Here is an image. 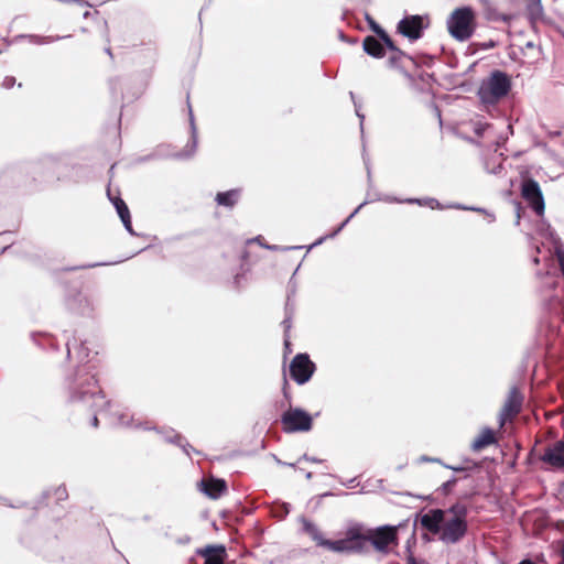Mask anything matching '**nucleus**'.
Masks as SVG:
<instances>
[{
  "label": "nucleus",
  "mask_w": 564,
  "mask_h": 564,
  "mask_svg": "<svg viewBox=\"0 0 564 564\" xmlns=\"http://www.w3.org/2000/svg\"><path fill=\"white\" fill-rule=\"evenodd\" d=\"M77 345L80 364L65 376L64 390L69 404H82L94 412L90 424L94 427H98V414L106 413V408L110 402L106 400L105 394L98 387L96 373L91 371V367L83 364L89 357V349L86 347V343L82 340L78 343L76 337H73V340L67 339L66 357H70V347H76Z\"/></svg>",
  "instance_id": "obj_1"
},
{
  "label": "nucleus",
  "mask_w": 564,
  "mask_h": 564,
  "mask_svg": "<svg viewBox=\"0 0 564 564\" xmlns=\"http://www.w3.org/2000/svg\"><path fill=\"white\" fill-rule=\"evenodd\" d=\"M468 508L455 502L447 509H431L421 514L420 524L432 534L438 535L444 544H457L468 532Z\"/></svg>",
  "instance_id": "obj_2"
},
{
  "label": "nucleus",
  "mask_w": 564,
  "mask_h": 564,
  "mask_svg": "<svg viewBox=\"0 0 564 564\" xmlns=\"http://www.w3.org/2000/svg\"><path fill=\"white\" fill-rule=\"evenodd\" d=\"M303 531L311 536L317 546L341 554H366L368 552V528L361 522H354L346 528L343 539L324 538L315 523L302 518Z\"/></svg>",
  "instance_id": "obj_3"
},
{
  "label": "nucleus",
  "mask_w": 564,
  "mask_h": 564,
  "mask_svg": "<svg viewBox=\"0 0 564 564\" xmlns=\"http://www.w3.org/2000/svg\"><path fill=\"white\" fill-rule=\"evenodd\" d=\"M512 88L510 75L500 69H494L481 80L477 96L484 105L495 106L507 97Z\"/></svg>",
  "instance_id": "obj_4"
},
{
  "label": "nucleus",
  "mask_w": 564,
  "mask_h": 564,
  "mask_svg": "<svg viewBox=\"0 0 564 564\" xmlns=\"http://www.w3.org/2000/svg\"><path fill=\"white\" fill-rule=\"evenodd\" d=\"M449 35L459 42L468 41L477 28L476 11L470 6L456 8L446 21Z\"/></svg>",
  "instance_id": "obj_5"
},
{
  "label": "nucleus",
  "mask_w": 564,
  "mask_h": 564,
  "mask_svg": "<svg viewBox=\"0 0 564 564\" xmlns=\"http://www.w3.org/2000/svg\"><path fill=\"white\" fill-rule=\"evenodd\" d=\"M368 544H371L372 547L382 554H389L391 549L390 546L398 545L399 536H398V527L384 524L377 528H368Z\"/></svg>",
  "instance_id": "obj_6"
},
{
  "label": "nucleus",
  "mask_w": 564,
  "mask_h": 564,
  "mask_svg": "<svg viewBox=\"0 0 564 564\" xmlns=\"http://www.w3.org/2000/svg\"><path fill=\"white\" fill-rule=\"evenodd\" d=\"M281 423L285 433L308 432L313 426V417L301 408H290L282 413Z\"/></svg>",
  "instance_id": "obj_7"
},
{
  "label": "nucleus",
  "mask_w": 564,
  "mask_h": 564,
  "mask_svg": "<svg viewBox=\"0 0 564 564\" xmlns=\"http://www.w3.org/2000/svg\"><path fill=\"white\" fill-rule=\"evenodd\" d=\"M429 28L426 15L410 14L403 17L397 24V32L411 42L420 40Z\"/></svg>",
  "instance_id": "obj_8"
},
{
  "label": "nucleus",
  "mask_w": 564,
  "mask_h": 564,
  "mask_svg": "<svg viewBox=\"0 0 564 564\" xmlns=\"http://www.w3.org/2000/svg\"><path fill=\"white\" fill-rule=\"evenodd\" d=\"M290 377L297 384H305L313 377L316 365L311 360V357L306 352L296 354L290 364Z\"/></svg>",
  "instance_id": "obj_9"
},
{
  "label": "nucleus",
  "mask_w": 564,
  "mask_h": 564,
  "mask_svg": "<svg viewBox=\"0 0 564 564\" xmlns=\"http://www.w3.org/2000/svg\"><path fill=\"white\" fill-rule=\"evenodd\" d=\"M521 195L538 216H542L544 214V197L541 187L535 180L528 177L522 181Z\"/></svg>",
  "instance_id": "obj_10"
},
{
  "label": "nucleus",
  "mask_w": 564,
  "mask_h": 564,
  "mask_svg": "<svg viewBox=\"0 0 564 564\" xmlns=\"http://www.w3.org/2000/svg\"><path fill=\"white\" fill-rule=\"evenodd\" d=\"M118 424L121 425V426H126V427H137V429H142V430H145V431H150V430H153L158 433H160L164 441L167 442V443H171V444H175L176 443H181V434L180 433H176L173 429H167V430H159L156 426H150L148 423H139L137 425H133V419L132 417H128L127 414L122 413L118 416Z\"/></svg>",
  "instance_id": "obj_11"
},
{
  "label": "nucleus",
  "mask_w": 564,
  "mask_h": 564,
  "mask_svg": "<svg viewBox=\"0 0 564 564\" xmlns=\"http://www.w3.org/2000/svg\"><path fill=\"white\" fill-rule=\"evenodd\" d=\"M522 401H523L522 394L519 392V390L516 387H513L510 390L508 399L505 402V405L500 412V426H502L505 424L507 419L516 416L518 413H520L521 408H522Z\"/></svg>",
  "instance_id": "obj_12"
},
{
  "label": "nucleus",
  "mask_w": 564,
  "mask_h": 564,
  "mask_svg": "<svg viewBox=\"0 0 564 564\" xmlns=\"http://www.w3.org/2000/svg\"><path fill=\"white\" fill-rule=\"evenodd\" d=\"M200 491L210 499L220 498L228 489L227 482L223 478L212 477L199 482Z\"/></svg>",
  "instance_id": "obj_13"
},
{
  "label": "nucleus",
  "mask_w": 564,
  "mask_h": 564,
  "mask_svg": "<svg viewBox=\"0 0 564 564\" xmlns=\"http://www.w3.org/2000/svg\"><path fill=\"white\" fill-rule=\"evenodd\" d=\"M481 6L484 17L490 22L510 23L513 17L511 14L500 13L497 9L496 0H478Z\"/></svg>",
  "instance_id": "obj_14"
},
{
  "label": "nucleus",
  "mask_w": 564,
  "mask_h": 564,
  "mask_svg": "<svg viewBox=\"0 0 564 564\" xmlns=\"http://www.w3.org/2000/svg\"><path fill=\"white\" fill-rule=\"evenodd\" d=\"M66 305L70 312L82 316H90L94 311L91 302L79 292L67 299Z\"/></svg>",
  "instance_id": "obj_15"
},
{
  "label": "nucleus",
  "mask_w": 564,
  "mask_h": 564,
  "mask_svg": "<svg viewBox=\"0 0 564 564\" xmlns=\"http://www.w3.org/2000/svg\"><path fill=\"white\" fill-rule=\"evenodd\" d=\"M387 50V45L377 35H367L362 40V51L373 58H383Z\"/></svg>",
  "instance_id": "obj_16"
},
{
  "label": "nucleus",
  "mask_w": 564,
  "mask_h": 564,
  "mask_svg": "<svg viewBox=\"0 0 564 564\" xmlns=\"http://www.w3.org/2000/svg\"><path fill=\"white\" fill-rule=\"evenodd\" d=\"M542 460L553 467H564V441H557L553 446L545 449Z\"/></svg>",
  "instance_id": "obj_17"
},
{
  "label": "nucleus",
  "mask_w": 564,
  "mask_h": 564,
  "mask_svg": "<svg viewBox=\"0 0 564 564\" xmlns=\"http://www.w3.org/2000/svg\"><path fill=\"white\" fill-rule=\"evenodd\" d=\"M188 111H189V126H191V139L185 145L184 150L180 153H177L175 156L177 159H188L193 156V154L196 151L197 148V129L195 126L194 115L192 111V107L188 104Z\"/></svg>",
  "instance_id": "obj_18"
},
{
  "label": "nucleus",
  "mask_w": 564,
  "mask_h": 564,
  "mask_svg": "<svg viewBox=\"0 0 564 564\" xmlns=\"http://www.w3.org/2000/svg\"><path fill=\"white\" fill-rule=\"evenodd\" d=\"M384 202L387 203H399V204H416L419 206H429L431 209H443V205L436 199L432 197L424 198H404L400 199L393 196H384Z\"/></svg>",
  "instance_id": "obj_19"
},
{
  "label": "nucleus",
  "mask_w": 564,
  "mask_h": 564,
  "mask_svg": "<svg viewBox=\"0 0 564 564\" xmlns=\"http://www.w3.org/2000/svg\"><path fill=\"white\" fill-rule=\"evenodd\" d=\"M364 18L369 29L387 45L388 48L394 47V41L391 39L388 32L379 23L376 22L369 12L366 11L364 13Z\"/></svg>",
  "instance_id": "obj_20"
},
{
  "label": "nucleus",
  "mask_w": 564,
  "mask_h": 564,
  "mask_svg": "<svg viewBox=\"0 0 564 564\" xmlns=\"http://www.w3.org/2000/svg\"><path fill=\"white\" fill-rule=\"evenodd\" d=\"M240 196L241 189L232 188L226 192H218L216 194L215 200L219 206L232 208L238 203Z\"/></svg>",
  "instance_id": "obj_21"
},
{
  "label": "nucleus",
  "mask_w": 564,
  "mask_h": 564,
  "mask_svg": "<svg viewBox=\"0 0 564 564\" xmlns=\"http://www.w3.org/2000/svg\"><path fill=\"white\" fill-rule=\"evenodd\" d=\"M497 442L495 432L490 427H485L480 435L471 443V449L479 452L487 446H490Z\"/></svg>",
  "instance_id": "obj_22"
},
{
  "label": "nucleus",
  "mask_w": 564,
  "mask_h": 564,
  "mask_svg": "<svg viewBox=\"0 0 564 564\" xmlns=\"http://www.w3.org/2000/svg\"><path fill=\"white\" fill-rule=\"evenodd\" d=\"M388 51L391 52V55L389 56L387 62H388L389 67H391V68L402 69L403 66H402L401 62L403 58L411 61L413 64L417 63L416 58L414 56L406 54L404 51L399 48L395 44H394V47L388 48Z\"/></svg>",
  "instance_id": "obj_23"
},
{
  "label": "nucleus",
  "mask_w": 564,
  "mask_h": 564,
  "mask_svg": "<svg viewBox=\"0 0 564 564\" xmlns=\"http://www.w3.org/2000/svg\"><path fill=\"white\" fill-rule=\"evenodd\" d=\"M67 37H70V35L52 36V35H37V34H21L18 36V39H28L31 43L36 44V45L48 44V43H53L55 41H58L62 39H67Z\"/></svg>",
  "instance_id": "obj_24"
},
{
  "label": "nucleus",
  "mask_w": 564,
  "mask_h": 564,
  "mask_svg": "<svg viewBox=\"0 0 564 564\" xmlns=\"http://www.w3.org/2000/svg\"><path fill=\"white\" fill-rule=\"evenodd\" d=\"M107 195H108V198L110 199V202L112 203L113 207L116 208L120 220H123L126 217L131 216L130 210H129L127 204L124 203V200L120 196L113 197L111 195L110 187H108V189H107Z\"/></svg>",
  "instance_id": "obj_25"
},
{
  "label": "nucleus",
  "mask_w": 564,
  "mask_h": 564,
  "mask_svg": "<svg viewBox=\"0 0 564 564\" xmlns=\"http://www.w3.org/2000/svg\"><path fill=\"white\" fill-rule=\"evenodd\" d=\"M527 12L531 20L540 19L543 14L541 0H529L527 4Z\"/></svg>",
  "instance_id": "obj_26"
},
{
  "label": "nucleus",
  "mask_w": 564,
  "mask_h": 564,
  "mask_svg": "<svg viewBox=\"0 0 564 564\" xmlns=\"http://www.w3.org/2000/svg\"><path fill=\"white\" fill-rule=\"evenodd\" d=\"M123 86H124V83H123L122 78L116 77V78L109 79V89L115 99H118L119 97H121V98L124 97Z\"/></svg>",
  "instance_id": "obj_27"
},
{
  "label": "nucleus",
  "mask_w": 564,
  "mask_h": 564,
  "mask_svg": "<svg viewBox=\"0 0 564 564\" xmlns=\"http://www.w3.org/2000/svg\"><path fill=\"white\" fill-rule=\"evenodd\" d=\"M485 169L489 174L499 175L503 171V164L501 161L494 163L491 165V162L488 160L485 162Z\"/></svg>",
  "instance_id": "obj_28"
},
{
  "label": "nucleus",
  "mask_w": 564,
  "mask_h": 564,
  "mask_svg": "<svg viewBox=\"0 0 564 564\" xmlns=\"http://www.w3.org/2000/svg\"><path fill=\"white\" fill-rule=\"evenodd\" d=\"M456 484H457V478L452 477L451 479H448L441 486L440 490L442 491L443 495H448L453 490V488L455 487Z\"/></svg>",
  "instance_id": "obj_29"
},
{
  "label": "nucleus",
  "mask_w": 564,
  "mask_h": 564,
  "mask_svg": "<svg viewBox=\"0 0 564 564\" xmlns=\"http://www.w3.org/2000/svg\"><path fill=\"white\" fill-rule=\"evenodd\" d=\"M375 200H384V197H381L380 195H378V194H377V195H376L375 197H372V198H367V199H366V200H364V202H362V203H361V204H360L356 209H354V212H352L349 216H351V218H354V217H355V216L360 212V209H361L365 205H367V204H369V203H371V202H375Z\"/></svg>",
  "instance_id": "obj_30"
},
{
  "label": "nucleus",
  "mask_w": 564,
  "mask_h": 564,
  "mask_svg": "<svg viewBox=\"0 0 564 564\" xmlns=\"http://www.w3.org/2000/svg\"><path fill=\"white\" fill-rule=\"evenodd\" d=\"M406 551L409 552V555H408V557H406V564H429V562H427V561H425V560H416V558L414 557V555L412 554V552H411V547H410V545H409V544H408V546H406Z\"/></svg>",
  "instance_id": "obj_31"
},
{
  "label": "nucleus",
  "mask_w": 564,
  "mask_h": 564,
  "mask_svg": "<svg viewBox=\"0 0 564 564\" xmlns=\"http://www.w3.org/2000/svg\"><path fill=\"white\" fill-rule=\"evenodd\" d=\"M476 45L481 51H488L495 48L498 45V42L495 40H489L486 42L478 43Z\"/></svg>",
  "instance_id": "obj_32"
},
{
  "label": "nucleus",
  "mask_w": 564,
  "mask_h": 564,
  "mask_svg": "<svg viewBox=\"0 0 564 564\" xmlns=\"http://www.w3.org/2000/svg\"><path fill=\"white\" fill-rule=\"evenodd\" d=\"M284 311H285V315H289V316L294 315L295 304L292 302L291 294H288Z\"/></svg>",
  "instance_id": "obj_33"
},
{
  "label": "nucleus",
  "mask_w": 564,
  "mask_h": 564,
  "mask_svg": "<svg viewBox=\"0 0 564 564\" xmlns=\"http://www.w3.org/2000/svg\"><path fill=\"white\" fill-rule=\"evenodd\" d=\"M415 58L417 62L415 65L424 64L426 66H432L433 61H434L432 56L425 55V54L416 56Z\"/></svg>",
  "instance_id": "obj_34"
},
{
  "label": "nucleus",
  "mask_w": 564,
  "mask_h": 564,
  "mask_svg": "<svg viewBox=\"0 0 564 564\" xmlns=\"http://www.w3.org/2000/svg\"><path fill=\"white\" fill-rule=\"evenodd\" d=\"M265 249L273 250V251H286V250H293V249H300L301 247H282L279 245H262Z\"/></svg>",
  "instance_id": "obj_35"
},
{
  "label": "nucleus",
  "mask_w": 564,
  "mask_h": 564,
  "mask_svg": "<svg viewBox=\"0 0 564 564\" xmlns=\"http://www.w3.org/2000/svg\"><path fill=\"white\" fill-rule=\"evenodd\" d=\"M453 207H454V208H457V209H468L467 207L462 206V205H459V204L454 205ZM469 209H470V210L478 212V213H485L486 215H488V216L490 217V221H494V220H495V215H494V214L488 213V212H487L486 209H484V208H476V207H471V208H469Z\"/></svg>",
  "instance_id": "obj_36"
},
{
  "label": "nucleus",
  "mask_w": 564,
  "mask_h": 564,
  "mask_svg": "<svg viewBox=\"0 0 564 564\" xmlns=\"http://www.w3.org/2000/svg\"><path fill=\"white\" fill-rule=\"evenodd\" d=\"M338 39L341 42H345V43H348L351 45L357 44V42H358L357 37H350V36L346 35L341 30L338 31Z\"/></svg>",
  "instance_id": "obj_37"
},
{
  "label": "nucleus",
  "mask_w": 564,
  "mask_h": 564,
  "mask_svg": "<svg viewBox=\"0 0 564 564\" xmlns=\"http://www.w3.org/2000/svg\"><path fill=\"white\" fill-rule=\"evenodd\" d=\"M124 229L131 235V236H138V234L133 230L131 216L126 217L123 220H121Z\"/></svg>",
  "instance_id": "obj_38"
},
{
  "label": "nucleus",
  "mask_w": 564,
  "mask_h": 564,
  "mask_svg": "<svg viewBox=\"0 0 564 564\" xmlns=\"http://www.w3.org/2000/svg\"><path fill=\"white\" fill-rule=\"evenodd\" d=\"M176 445L180 446L186 455H189V452L194 451L193 446L183 436H181V443H176Z\"/></svg>",
  "instance_id": "obj_39"
},
{
  "label": "nucleus",
  "mask_w": 564,
  "mask_h": 564,
  "mask_svg": "<svg viewBox=\"0 0 564 564\" xmlns=\"http://www.w3.org/2000/svg\"><path fill=\"white\" fill-rule=\"evenodd\" d=\"M362 159H364L365 167H366V171H367L368 184H369V186H371L372 185V180H371L370 161H369V158L366 156L365 153L362 154Z\"/></svg>",
  "instance_id": "obj_40"
},
{
  "label": "nucleus",
  "mask_w": 564,
  "mask_h": 564,
  "mask_svg": "<svg viewBox=\"0 0 564 564\" xmlns=\"http://www.w3.org/2000/svg\"><path fill=\"white\" fill-rule=\"evenodd\" d=\"M556 259L560 265V270L562 275L564 276V250L557 249L556 250Z\"/></svg>",
  "instance_id": "obj_41"
},
{
  "label": "nucleus",
  "mask_w": 564,
  "mask_h": 564,
  "mask_svg": "<svg viewBox=\"0 0 564 564\" xmlns=\"http://www.w3.org/2000/svg\"><path fill=\"white\" fill-rule=\"evenodd\" d=\"M292 317L293 316L285 315L284 319L281 323L284 328V336L289 335V332L292 327Z\"/></svg>",
  "instance_id": "obj_42"
},
{
  "label": "nucleus",
  "mask_w": 564,
  "mask_h": 564,
  "mask_svg": "<svg viewBox=\"0 0 564 564\" xmlns=\"http://www.w3.org/2000/svg\"><path fill=\"white\" fill-rule=\"evenodd\" d=\"M55 496H56L57 500H65L68 496L66 487L59 486L58 488H56Z\"/></svg>",
  "instance_id": "obj_43"
},
{
  "label": "nucleus",
  "mask_w": 564,
  "mask_h": 564,
  "mask_svg": "<svg viewBox=\"0 0 564 564\" xmlns=\"http://www.w3.org/2000/svg\"><path fill=\"white\" fill-rule=\"evenodd\" d=\"M340 231H341V229L337 227V228H336L332 234H329V235H327V236H325V237H321L319 239H317V240H316V241L311 246V248H312V247H314V246L321 245V243H322L325 239H327V238H334V237H336Z\"/></svg>",
  "instance_id": "obj_44"
},
{
  "label": "nucleus",
  "mask_w": 564,
  "mask_h": 564,
  "mask_svg": "<svg viewBox=\"0 0 564 564\" xmlns=\"http://www.w3.org/2000/svg\"><path fill=\"white\" fill-rule=\"evenodd\" d=\"M350 97L352 100H355V95L352 91L349 93ZM354 105H355V108H356V115L357 117L360 119V129L362 130L364 129V119H365V116L359 111V107L357 105L356 101H354Z\"/></svg>",
  "instance_id": "obj_45"
},
{
  "label": "nucleus",
  "mask_w": 564,
  "mask_h": 564,
  "mask_svg": "<svg viewBox=\"0 0 564 564\" xmlns=\"http://www.w3.org/2000/svg\"><path fill=\"white\" fill-rule=\"evenodd\" d=\"M15 84V78L13 76H7L4 77L3 82H2V86L7 89H10L14 86Z\"/></svg>",
  "instance_id": "obj_46"
},
{
  "label": "nucleus",
  "mask_w": 564,
  "mask_h": 564,
  "mask_svg": "<svg viewBox=\"0 0 564 564\" xmlns=\"http://www.w3.org/2000/svg\"><path fill=\"white\" fill-rule=\"evenodd\" d=\"M420 462L422 463H440L442 464L441 459L440 458H436V457H430V456H426V455H422L420 458H419Z\"/></svg>",
  "instance_id": "obj_47"
},
{
  "label": "nucleus",
  "mask_w": 564,
  "mask_h": 564,
  "mask_svg": "<svg viewBox=\"0 0 564 564\" xmlns=\"http://www.w3.org/2000/svg\"><path fill=\"white\" fill-rule=\"evenodd\" d=\"M443 466L445 468L452 469V470H454L456 473L466 471V470L470 469L469 467L462 466V465H459V466H451V465L443 464Z\"/></svg>",
  "instance_id": "obj_48"
},
{
  "label": "nucleus",
  "mask_w": 564,
  "mask_h": 564,
  "mask_svg": "<svg viewBox=\"0 0 564 564\" xmlns=\"http://www.w3.org/2000/svg\"><path fill=\"white\" fill-rule=\"evenodd\" d=\"M288 386H289L288 380L284 378V383H283L282 392H283V395L286 399V401L289 403H291V394H290V392L288 390Z\"/></svg>",
  "instance_id": "obj_49"
},
{
  "label": "nucleus",
  "mask_w": 564,
  "mask_h": 564,
  "mask_svg": "<svg viewBox=\"0 0 564 564\" xmlns=\"http://www.w3.org/2000/svg\"><path fill=\"white\" fill-rule=\"evenodd\" d=\"M273 458L276 462V464L280 466H288V467L295 468L294 463H286V460H281L276 455H273Z\"/></svg>",
  "instance_id": "obj_50"
},
{
  "label": "nucleus",
  "mask_w": 564,
  "mask_h": 564,
  "mask_svg": "<svg viewBox=\"0 0 564 564\" xmlns=\"http://www.w3.org/2000/svg\"><path fill=\"white\" fill-rule=\"evenodd\" d=\"M284 354H290L292 352V348H291V341H290V337L289 335L284 336Z\"/></svg>",
  "instance_id": "obj_51"
},
{
  "label": "nucleus",
  "mask_w": 564,
  "mask_h": 564,
  "mask_svg": "<svg viewBox=\"0 0 564 564\" xmlns=\"http://www.w3.org/2000/svg\"><path fill=\"white\" fill-rule=\"evenodd\" d=\"M289 512H290V505L286 502H283L281 506L280 517L284 518L289 514Z\"/></svg>",
  "instance_id": "obj_52"
},
{
  "label": "nucleus",
  "mask_w": 564,
  "mask_h": 564,
  "mask_svg": "<svg viewBox=\"0 0 564 564\" xmlns=\"http://www.w3.org/2000/svg\"><path fill=\"white\" fill-rule=\"evenodd\" d=\"M303 459L307 460V462H311V463H321L322 462V459L316 458L314 456H308L307 454H304L302 457H300L299 462H301Z\"/></svg>",
  "instance_id": "obj_53"
},
{
  "label": "nucleus",
  "mask_w": 564,
  "mask_h": 564,
  "mask_svg": "<svg viewBox=\"0 0 564 564\" xmlns=\"http://www.w3.org/2000/svg\"><path fill=\"white\" fill-rule=\"evenodd\" d=\"M296 293V285L295 283H293L292 279L290 280L289 282V286H288V294H291V299L295 295Z\"/></svg>",
  "instance_id": "obj_54"
},
{
  "label": "nucleus",
  "mask_w": 564,
  "mask_h": 564,
  "mask_svg": "<svg viewBox=\"0 0 564 564\" xmlns=\"http://www.w3.org/2000/svg\"><path fill=\"white\" fill-rule=\"evenodd\" d=\"M102 264H104V263H89V264H82V265H78V267H74V268H72L70 270L89 269V268H95V267L102 265Z\"/></svg>",
  "instance_id": "obj_55"
},
{
  "label": "nucleus",
  "mask_w": 564,
  "mask_h": 564,
  "mask_svg": "<svg viewBox=\"0 0 564 564\" xmlns=\"http://www.w3.org/2000/svg\"><path fill=\"white\" fill-rule=\"evenodd\" d=\"M70 3H78L79 6L91 7V4L86 0H75V1H70Z\"/></svg>",
  "instance_id": "obj_56"
},
{
  "label": "nucleus",
  "mask_w": 564,
  "mask_h": 564,
  "mask_svg": "<svg viewBox=\"0 0 564 564\" xmlns=\"http://www.w3.org/2000/svg\"><path fill=\"white\" fill-rule=\"evenodd\" d=\"M518 564H536L534 561H532L531 558H524L522 561H520Z\"/></svg>",
  "instance_id": "obj_57"
},
{
  "label": "nucleus",
  "mask_w": 564,
  "mask_h": 564,
  "mask_svg": "<svg viewBox=\"0 0 564 564\" xmlns=\"http://www.w3.org/2000/svg\"><path fill=\"white\" fill-rule=\"evenodd\" d=\"M519 224H520V207L518 206L516 225H519Z\"/></svg>",
  "instance_id": "obj_58"
},
{
  "label": "nucleus",
  "mask_w": 564,
  "mask_h": 564,
  "mask_svg": "<svg viewBox=\"0 0 564 564\" xmlns=\"http://www.w3.org/2000/svg\"><path fill=\"white\" fill-rule=\"evenodd\" d=\"M305 478H306L307 480H311V479L313 478V473L307 471V473L305 474Z\"/></svg>",
  "instance_id": "obj_59"
},
{
  "label": "nucleus",
  "mask_w": 564,
  "mask_h": 564,
  "mask_svg": "<svg viewBox=\"0 0 564 564\" xmlns=\"http://www.w3.org/2000/svg\"><path fill=\"white\" fill-rule=\"evenodd\" d=\"M351 219H352V218H351V216H348V217L343 221L344 227H346V226H347V224H348Z\"/></svg>",
  "instance_id": "obj_60"
},
{
  "label": "nucleus",
  "mask_w": 564,
  "mask_h": 564,
  "mask_svg": "<svg viewBox=\"0 0 564 564\" xmlns=\"http://www.w3.org/2000/svg\"><path fill=\"white\" fill-rule=\"evenodd\" d=\"M355 482V478L354 479H350L347 484V487L348 488H354L355 486L352 485Z\"/></svg>",
  "instance_id": "obj_61"
},
{
  "label": "nucleus",
  "mask_w": 564,
  "mask_h": 564,
  "mask_svg": "<svg viewBox=\"0 0 564 564\" xmlns=\"http://www.w3.org/2000/svg\"><path fill=\"white\" fill-rule=\"evenodd\" d=\"M525 47H528V48H533V47H534V43H533V42H528V43L525 44Z\"/></svg>",
  "instance_id": "obj_62"
},
{
  "label": "nucleus",
  "mask_w": 564,
  "mask_h": 564,
  "mask_svg": "<svg viewBox=\"0 0 564 564\" xmlns=\"http://www.w3.org/2000/svg\"><path fill=\"white\" fill-rule=\"evenodd\" d=\"M90 14H91V13H90L89 11H86V12L83 14V17H84L85 19H87V18H89V17H90Z\"/></svg>",
  "instance_id": "obj_63"
},
{
  "label": "nucleus",
  "mask_w": 564,
  "mask_h": 564,
  "mask_svg": "<svg viewBox=\"0 0 564 564\" xmlns=\"http://www.w3.org/2000/svg\"><path fill=\"white\" fill-rule=\"evenodd\" d=\"M9 248H10V246H4V247L1 249L0 253L6 252Z\"/></svg>",
  "instance_id": "obj_64"
}]
</instances>
